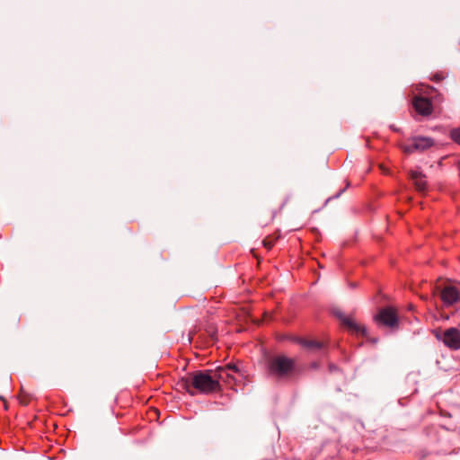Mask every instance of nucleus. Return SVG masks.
<instances>
[{
	"instance_id": "7ed1b4c3",
	"label": "nucleus",
	"mask_w": 460,
	"mask_h": 460,
	"mask_svg": "<svg viewBox=\"0 0 460 460\" xmlns=\"http://www.w3.org/2000/svg\"><path fill=\"white\" fill-rule=\"evenodd\" d=\"M294 367V361L285 356H278L271 359L270 369L272 374L283 376L288 374Z\"/></svg>"
},
{
	"instance_id": "423d86ee",
	"label": "nucleus",
	"mask_w": 460,
	"mask_h": 460,
	"mask_svg": "<svg viewBox=\"0 0 460 460\" xmlns=\"http://www.w3.org/2000/svg\"><path fill=\"white\" fill-rule=\"evenodd\" d=\"M443 342L452 349H460V332L453 327L446 330L442 336Z\"/></svg>"
},
{
	"instance_id": "39448f33",
	"label": "nucleus",
	"mask_w": 460,
	"mask_h": 460,
	"mask_svg": "<svg viewBox=\"0 0 460 460\" xmlns=\"http://www.w3.org/2000/svg\"><path fill=\"white\" fill-rule=\"evenodd\" d=\"M375 320L385 326L394 327L398 323V316L394 309L385 307L380 310Z\"/></svg>"
},
{
	"instance_id": "9b49d317",
	"label": "nucleus",
	"mask_w": 460,
	"mask_h": 460,
	"mask_svg": "<svg viewBox=\"0 0 460 460\" xmlns=\"http://www.w3.org/2000/svg\"><path fill=\"white\" fill-rule=\"evenodd\" d=\"M301 344L310 349H320L323 348V343L316 341H301Z\"/></svg>"
},
{
	"instance_id": "1a4fd4ad",
	"label": "nucleus",
	"mask_w": 460,
	"mask_h": 460,
	"mask_svg": "<svg viewBox=\"0 0 460 460\" xmlns=\"http://www.w3.org/2000/svg\"><path fill=\"white\" fill-rule=\"evenodd\" d=\"M413 107L420 115H429L432 111V105L428 98L417 96L413 100Z\"/></svg>"
},
{
	"instance_id": "6e6552de",
	"label": "nucleus",
	"mask_w": 460,
	"mask_h": 460,
	"mask_svg": "<svg viewBox=\"0 0 460 460\" xmlns=\"http://www.w3.org/2000/svg\"><path fill=\"white\" fill-rule=\"evenodd\" d=\"M440 297H441L443 304L446 306H449L457 301V299L459 297V294H458L457 289L455 287H452L451 285H447V286L444 287L443 289L441 290Z\"/></svg>"
},
{
	"instance_id": "f8f14e48",
	"label": "nucleus",
	"mask_w": 460,
	"mask_h": 460,
	"mask_svg": "<svg viewBox=\"0 0 460 460\" xmlns=\"http://www.w3.org/2000/svg\"><path fill=\"white\" fill-rule=\"evenodd\" d=\"M452 137L456 143H460V131L458 129L453 130Z\"/></svg>"
},
{
	"instance_id": "9d476101",
	"label": "nucleus",
	"mask_w": 460,
	"mask_h": 460,
	"mask_svg": "<svg viewBox=\"0 0 460 460\" xmlns=\"http://www.w3.org/2000/svg\"><path fill=\"white\" fill-rule=\"evenodd\" d=\"M411 178L416 189L419 191L422 192V191L426 190L427 181L425 179V175L421 172H420L418 170L411 171Z\"/></svg>"
},
{
	"instance_id": "0eeeda50",
	"label": "nucleus",
	"mask_w": 460,
	"mask_h": 460,
	"mask_svg": "<svg viewBox=\"0 0 460 460\" xmlns=\"http://www.w3.org/2000/svg\"><path fill=\"white\" fill-rule=\"evenodd\" d=\"M342 323L348 328L349 332L358 335L367 337V332L365 326L358 324L353 318L344 315H340Z\"/></svg>"
},
{
	"instance_id": "f03ea898",
	"label": "nucleus",
	"mask_w": 460,
	"mask_h": 460,
	"mask_svg": "<svg viewBox=\"0 0 460 460\" xmlns=\"http://www.w3.org/2000/svg\"><path fill=\"white\" fill-rule=\"evenodd\" d=\"M435 145L431 137L417 136L411 138L410 144H404L401 147L404 153L411 154L415 151H425Z\"/></svg>"
},
{
	"instance_id": "f257e3e1",
	"label": "nucleus",
	"mask_w": 460,
	"mask_h": 460,
	"mask_svg": "<svg viewBox=\"0 0 460 460\" xmlns=\"http://www.w3.org/2000/svg\"><path fill=\"white\" fill-rule=\"evenodd\" d=\"M197 389L200 393L208 394L218 390L217 381L215 378L213 371H198L184 382V387L189 390L190 386Z\"/></svg>"
},
{
	"instance_id": "20e7f679",
	"label": "nucleus",
	"mask_w": 460,
	"mask_h": 460,
	"mask_svg": "<svg viewBox=\"0 0 460 460\" xmlns=\"http://www.w3.org/2000/svg\"><path fill=\"white\" fill-rule=\"evenodd\" d=\"M238 368L235 366H232L230 364L226 367H219L217 369L213 370V374L215 378L217 381L218 389L220 388V383H226L227 385H232L235 382V377L234 376V373H237Z\"/></svg>"
}]
</instances>
